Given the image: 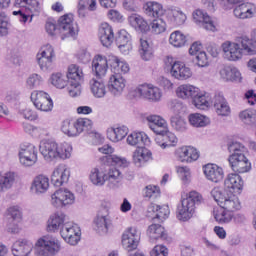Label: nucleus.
I'll use <instances>...</instances> for the list:
<instances>
[{
    "label": "nucleus",
    "instance_id": "f257e3e1",
    "mask_svg": "<svg viewBox=\"0 0 256 256\" xmlns=\"http://www.w3.org/2000/svg\"><path fill=\"white\" fill-rule=\"evenodd\" d=\"M224 187H215L211 190L210 195L214 198V201L230 213L239 211L241 209V202L239 197L233 193H241L243 191V178L237 173L228 174L224 181ZM227 189H230L229 191Z\"/></svg>",
    "mask_w": 256,
    "mask_h": 256
},
{
    "label": "nucleus",
    "instance_id": "f03ea898",
    "mask_svg": "<svg viewBox=\"0 0 256 256\" xmlns=\"http://www.w3.org/2000/svg\"><path fill=\"white\" fill-rule=\"evenodd\" d=\"M228 152L230 153L228 161L235 173H249L251 171V162L245 156L247 148L243 144L238 141L229 142Z\"/></svg>",
    "mask_w": 256,
    "mask_h": 256
},
{
    "label": "nucleus",
    "instance_id": "7ed1b4c3",
    "mask_svg": "<svg viewBox=\"0 0 256 256\" xmlns=\"http://www.w3.org/2000/svg\"><path fill=\"white\" fill-rule=\"evenodd\" d=\"M39 151L45 161H53V159H69L73 148L68 143L59 146L53 140H42L40 142Z\"/></svg>",
    "mask_w": 256,
    "mask_h": 256
},
{
    "label": "nucleus",
    "instance_id": "20e7f679",
    "mask_svg": "<svg viewBox=\"0 0 256 256\" xmlns=\"http://www.w3.org/2000/svg\"><path fill=\"white\" fill-rule=\"evenodd\" d=\"M203 197L197 191H191L187 198L181 200V204L177 206V219L179 221H189L195 213V206L201 205Z\"/></svg>",
    "mask_w": 256,
    "mask_h": 256
},
{
    "label": "nucleus",
    "instance_id": "39448f33",
    "mask_svg": "<svg viewBox=\"0 0 256 256\" xmlns=\"http://www.w3.org/2000/svg\"><path fill=\"white\" fill-rule=\"evenodd\" d=\"M35 256H56L61 251V242L53 235H44L35 243Z\"/></svg>",
    "mask_w": 256,
    "mask_h": 256
},
{
    "label": "nucleus",
    "instance_id": "423d86ee",
    "mask_svg": "<svg viewBox=\"0 0 256 256\" xmlns=\"http://www.w3.org/2000/svg\"><path fill=\"white\" fill-rule=\"evenodd\" d=\"M15 9L12 12V15L18 18L20 23H26L33 21V13L39 11V1L37 0H15L14 1Z\"/></svg>",
    "mask_w": 256,
    "mask_h": 256
},
{
    "label": "nucleus",
    "instance_id": "0eeeda50",
    "mask_svg": "<svg viewBox=\"0 0 256 256\" xmlns=\"http://www.w3.org/2000/svg\"><path fill=\"white\" fill-rule=\"evenodd\" d=\"M141 234L137 228L130 227L122 235V246L128 251V256H145L143 253L137 251Z\"/></svg>",
    "mask_w": 256,
    "mask_h": 256
},
{
    "label": "nucleus",
    "instance_id": "6e6552de",
    "mask_svg": "<svg viewBox=\"0 0 256 256\" xmlns=\"http://www.w3.org/2000/svg\"><path fill=\"white\" fill-rule=\"evenodd\" d=\"M66 78L70 83V87H68L70 97H79L81 95V83L83 82V69L76 64H71L68 67Z\"/></svg>",
    "mask_w": 256,
    "mask_h": 256
},
{
    "label": "nucleus",
    "instance_id": "1a4fd4ad",
    "mask_svg": "<svg viewBox=\"0 0 256 256\" xmlns=\"http://www.w3.org/2000/svg\"><path fill=\"white\" fill-rule=\"evenodd\" d=\"M55 49L51 44L42 47L41 53L37 55L38 65L41 71H53L55 69Z\"/></svg>",
    "mask_w": 256,
    "mask_h": 256
},
{
    "label": "nucleus",
    "instance_id": "9d476101",
    "mask_svg": "<svg viewBox=\"0 0 256 256\" xmlns=\"http://www.w3.org/2000/svg\"><path fill=\"white\" fill-rule=\"evenodd\" d=\"M58 29L64 37H77L79 27L73 22V14H65L58 20Z\"/></svg>",
    "mask_w": 256,
    "mask_h": 256
},
{
    "label": "nucleus",
    "instance_id": "9b49d317",
    "mask_svg": "<svg viewBox=\"0 0 256 256\" xmlns=\"http://www.w3.org/2000/svg\"><path fill=\"white\" fill-rule=\"evenodd\" d=\"M60 235L69 245H77L81 241V230L71 222H65L60 230Z\"/></svg>",
    "mask_w": 256,
    "mask_h": 256
},
{
    "label": "nucleus",
    "instance_id": "f8f14e48",
    "mask_svg": "<svg viewBox=\"0 0 256 256\" xmlns=\"http://www.w3.org/2000/svg\"><path fill=\"white\" fill-rule=\"evenodd\" d=\"M135 92L138 95H140V97H143L148 101H152L153 103H157V101H161V97L163 96L161 89H159V87L154 86L152 84L140 85L135 89Z\"/></svg>",
    "mask_w": 256,
    "mask_h": 256
},
{
    "label": "nucleus",
    "instance_id": "ddd939ff",
    "mask_svg": "<svg viewBox=\"0 0 256 256\" xmlns=\"http://www.w3.org/2000/svg\"><path fill=\"white\" fill-rule=\"evenodd\" d=\"M31 101L39 111L48 112L53 109V100L48 93L36 91L31 94Z\"/></svg>",
    "mask_w": 256,
    "mask_h": 256
},
{
    "label": "nucleus",
    "instance_id": "4468645a",
    "mask_svg": "<svg viewBox=\"0 0 256 256\" xmlns=\"http://www.w3.org/2000/svg\"><path fill=\"white\" fill-rule=\"evenodd\" d=\"M95 230L99 235H107L109 227H111V216L109 210L102 208L94 219Z\"/></svg>",
    "mask_w": 256,
    "mask_h": 256
},
{
    "label": "nucleus",
    "instance_id": "2eb2a0df",
    "mask_svg": "<svg viewBox=\"0 0 256 256\" xmlns=\"http://www.w3.org/2000/svg\"><path fill=\"white\" fill-rule=\"evenodd\" d=\"M52 205L54 207H65L75 203V194L68 189H59L52 194Z\"/></svg>",
    "mask_w": 256,
    "mask_h": 256
},
{
    "label": "nucleus",
    "instance_id": "dca6fc26",
    "mask_svg": "<svg viewBox=\"0 0 256 256\" xmlns=\"http://www.w3.org/2000/svg\"><path fill=\"white\" fill-rule=\"evenodd\" d=\"M71 177V170L67 165L60 164L54 169L51 177V183L54 187H61L64 183H69Z\"/></svg>",
    "mask_w": 256,
    "mask_h": 256
},
{
    "label": "nucleus",
    "instance_id": "f3484780",
    "mask_svg": "<svg viewBox=\"0 0 256 256\" xmlns=\"http://www.w3.org/2000/svg\"><path fill=\"white\" fill-rule=\"evenodd\" d=\"M212 105L220 117H229L231 115V106L223 94L217 93L212 98Z\"/></svg>",
    "mask_w": 256,
    "mask_h": 256
},
{
    "label": "nucleus",
    "instance_id": "a211bd4d",
    "mask_svg": "<svg viewBox=\"0 0 256 256\" xmlns=\"http://www.w3.org/2000/svg\"><path fill=\"white\" fill-rule=\"evenodd\" d=\"M237 19H253L256 14V5L251 2H245L236 6L233 10Z\"/></svg>",
    "mask_w": 256,
    "mask_h": 256
},
{
    "label": "nucleus",
    "instance_id": "6ab92c4d",
    "mask_svg": "<svg viewBox=\"0 0 256 256\" xmlns=\"http://www.w3.org/2000/svg\"><path fill=\"white\" fill-rule=\"evenodd\" d=\"M116 45L123 55H129V51L133 49L131 44V34L127 30L122 29L118 31L116 36Z\"/></svg>",
    "mask_w": 256,
    "mask_h": 256
},
{
    "label": "nucleus",
    "instance_id": "aec40b11",
    "mask_svg": "<svg viewBox=\"0 0 256 256\" xmlns=\"http://www.w3.org/2000/svg\"><path fill=\"white\" fill-rule=\"evenodd\" d=\"M176 157L182 163H192L199 159V151L191 146H183L176 150Z\"/></svg>",
    "mask_w": 256,
    "mask_h": 256
},
{
    "label": "nucleus",
    "instance_id": "412c9836",
    "mask_svg": "<svg viewBox=\"0 0 256 256\" xmlns=\"http://www.w3.org/2000/svg\"><path fill=\"white\" fill-rule=\"evenodd\" d=\"M34 247L31 240L19 239L12 245V254L14 256H29Z\"/></svg>",
    "mask_w": 256,
    "mask_h": 256
},
{
    "label": "nucleus",
    "instance_id": "4be33fe9",
    "mask_svg": "<svg viewBox=\"0 0 256 256\" xmlns=\"http://www.w3.org/2000/svg\"><path fill=\"white\" fill-rule=\"evenodd\" d=\"M125 89V78L121 74L115 72L108 81V90L114 96L121 95Z\"/></svg>",
    "mask_w": 256,
    "mask_h": 256
},
{
    "label": "nucleus",
    "instance_id": "5701e85b",
    "mask_svg": "<svg viewBox=\"0 0 256 256\" xmlns=\"http://www.w3.org/2000/svg\"><path fill=\"white\" fill-rule=\"evenodd\" d=\"M170 74L174 79L185 81L192 75L191 68L187 67L183 62H174L171 66Z\"/></svg>",
    "mask_w": 256,
    "mask_h": 256
},
{
    "label": "nucleus",
    "instance_id": "b1692460",
    "mask_svg": "<svg viewBox=\"0 0 256 256\" xmlns=\"http://www.w3.org/2000/svg\"><path fill=\"white\" fill-rule=\"evenodd\" d=\"M99 39L103 47H111L113 41H115V34L113 27L109 23H102L99 28Z\"/></svg>",
    "mask_w": 256,
    "mask_h": 256
},
{
    "label": "nucleus",
    "instance_id": "393cba45",
    "mask_svg": "<svg viewBox=\"0 0 256 256\" xmlns=\"http://www.w3.org/2000/svg\"><path fill=\"white\" fill-rule=\"evenodd\" d=\"M147 121L151 131H153L156 136L160 135V133H167V129H169L167 121H165V119H163L161 116H148Z\"/></svg>",
    "mask_w": 256,
    "mask_h": 256
},
{
    "label": "nucleus",
    "instance_id": "a878e982",
    "mask_svg": "<svg viewBox=\"0 0 256 256\" xmlns=\"http://www.w3.org/2000/svg\"><path fill=\"white\" fill-rule=\"evenodd\" d=\"M204 175L208 181L219 183L223 181V168L219 167L217 164H207L204 167Z\"/></svg>",
    "mask_w": 256,
    "mask_h": 256
},
{
    "label": "nucleus",
    "instance_id": "bb28decb",
    "mask_svg": "<svg viewBox=\"0 0 256 256\" xmlns=\"http://www.w3.org/2000/svg\"><path fill=\"white\" fill-rule=\"evenodd\" d=\"M155 142L157 145L162 147V149H167V147L177 146L178 139L172 132H169V128L164 133H160L155 137Z\"/></svg>",
    "mask_w": 256,
    "mask_h": 256
},
{
    "label": "nucleus",
    "instance_id": "cd10ccee",
    "mask_svg": "<svg viewBox=\"0 0 256 256\" xmlns=\"http://www.w3.org/2000/svg\"><path fill=\"white\" fill-rule=\"evenodd\" d=\"M107 60L101 55H97L92 61V71L97 79H103L107 75Z\"/></svg>",
    "mask_w": 256,
    "mask_h": 256
},
{
    "label": "nucleus",
    "instance_id": "c85d7f7f",
    "mask_svg": "<svg viewBox=\"0 0 256 256\" xmlns=\"http://www.w3.org/2000/svg\"><path fill=\"white\" fill-rule=\"evenodd\" d=\"M65 214L63 213H55L50 216L47 221L46 231L48 233H57L59 229L65 225Z\"/></svg>",
    "mask_w": 256,
    "mask_h": 256
},
{
    "label": "nucleus",
    "instance_id": "c756f323",
    "mask_svg": "<svg viewBox=\"0 0 256 256\" xmlns=\"http://www.w3.org/2000/svg\"><path fill=\"white\" fill-rule=\"evenodd\" d=\"M193 19L195 23H200L206 31H215V24H213V20H211V17L207 15V13L203 12V10L194 11Z\"/></svg>",
    "mask_w": 256,
    "mask_h": 256
},
{
    "label": "nucleus",
    "instance_id": "7c9ffc66",
    "mask_svg": "<svg viewBox=\"0 0 256 256\" xmlns=\"http://www.w3.org/2000/svg\"><path fill=\"white\" fill-rule=\"evenodd\" d=\"M192 103L196 109L205 111V109H209V107L213 106V98H211L209 93L203 94L198 90V94L192 98Z\"/></svg>",
    "mask_w": 256,
    "mask_h": 256
},
{
    "label": "nucleus",
    "instance_id": "2f4dec72",
    "mask_svg": "<svg viewBox=\"0 0 256 256\" xmlns=\"http://www.w3.org/2000/svg\"><path fill=\"white\" fill-rule=\"evenodd\" d=\"M48 189H49V177L43 174H40L34 178L31 185V191L39 195L41 193H46Z\"/></svg>",
    "mask_w": 256,
    "mask_h": 256
},
{
    "label": "nucleus",
    "instance_id": "473e14b6",
    "mask_svg": "<svg viewBox=\"0 0 256 256\" xmlns=\"http://www.w3.org/2000/svg\"><path fill=\"white\" fill-rule=\"evenodd\" d=\"M198 91L199 88L191 84H183L176 89V95L179 99H193L197 97Z\"/></svg>",
    "mask_w": 256,
    "mask_h": 256
},
{
    "label": "nucleus",
    "instance_id": "72a5a7b5",
    "mask_svg": "<svg viewBox=\"0 0 256 256\" xmlns=\"http://www.w3.org/2000/svg\"><path fill=\"white\" fill-rule=\"evenodd\" d=\"M121 179H123L121 170H119L117 167H110L108 173H106L108 187L110 189H117V187H119V183H121Z\"/></svg>",
    "mask_w": 256,
    "mask_h": 256
},
{
    "label": "nucleus",
    "instance_id": "f704fd0d",
    "mask_svg": "<svg viewBox=\"0 0 256 256\" xmlns=\"http://www.w3.org/2000/svg\"><path fill=\"white\" fill-rule=\"evenodd\" d=\"M90 89L92 95H94V97H96L97 99H102V97H105V95H107V89L105 88V83L103 82V79L92 78L90 80Z\"/></svg>",
    "mask_w": 256,
    "mask_h": 256
},
{
    "label": "nucleus",
    "instance_id": "c9c22d12",
    "mask_svg": "<svg viewBox=\"0 0 256 256\" xmlns=\"http://www.w3.org/2000/svg\"><path fill=\"white\" fill-rule=\"evenodd\" d=\"M128 145L143 147V145H149V137L145 132H133L127 137Z\"/></svg>",
    "mask_w": 256,
    "mask_h": 256
},
{
    "label": "nucleus",
    "instance_id": "e433bc0d",
    "mask_svg": "<svg viewBox=\"0 0 256 256\" xmlns=\"http://www.w3.org/2000/svg\"><path fill=\"white\" fill-rule=\"evenodd\" d=\"M151 159V152L147 148L140 147L133 153V163L136 167H143Z\"/></svg>",
    "mask_w": 256,
    "mask_h": 256
},
{
    "label": "nucleus",
    "instance_id": "4c0bfd02",
    "mask_svg": "<svg viewBox=\"0 0 256 256\" xmlns=\"http://www.w3.org/2000/svg\"><path fill=\"white\" fill-rule=\"evenodd\" d=\"M128 21L131 27L136 31H140V33H147L149 31V24L139 14H132L129 16Z\"/></svg>",
    "mask_w": 256,
    "mask_h": 256
},
{
    "label": "nucleus",
    "instance_id": "58836bf2",
    "mask_svg": "<svg viewBox=\"0 0 256 256\" xmlns=\"http://www.w3.org/2000/svg\"><path fill=\"white\" fill-rule=\"evenodd\" d=\"M147 235L150 237V241H157V239H162L165 241L167 239V232L165 228L160 224H152L148 227Z\"/></svg>",
    "mask_w": 256,
    "mask_h": 256
},
{
    "label": "nucleus",
    "instance_id": "ea45409f",
    "mask_svg": "<svg viewBox=\"0 0 256 256\" xmlns=\"http://www.w3.org/2000/svg\"><path fill=\"white\" fill-rule=\"evenodd\" d=\"M220 77L224 81H240L241 72L236 67L225 66L220 70Z\"/></svg>",
    "mask_w": 256,
    "mask_h": 256
},
{
    "label": "nucleus",
    "instance_id": "a19ab883",
    "mask_svg": "<svg viewBox=\"0 0 256 256\" xmlns=\"http://www.w3.org/2000/svg\"><path fill=\"white\" fill-rule=\"evenodd\" d=\"M89 179L93 185L103 187V185H105V181H107V173H105L103 169L92 168Z\"/></svg>",
    "mask_w": 256,
    "mask_h": 256
},
{
    "label": "nucleus",
    "instance_id": "79ce46f5",
    "mask_svg": "<svg viewBox=\"0 0 256 256\" xmlns=\"http://www.w3.org/2000/svg\"><path fill=\"white\" fill-rule=\"evenodd\" d=\"M15 172L0 173V193L13 187L15 183Z\"/></svg>",
    "mask_w": 256,
    "mask_h": 256
},
{
    "label": "nucleus",
    "instance_id": "37998d69",
    "mask_svg": "<svg viewBox=\"0 0 256 256\" xmlns=\"http://www.w3.org/2000/svg\"><path fill=\"white\" fill-rule=\"evenodd\" d=\"M145 13L149 15V17L160 18L163 17L165 10L163 9V5L159 2H148L145 5Z\"/></svg>",
    "mask_w": 256,
    "mask_h": 256
},
{
    "label": "nucleus",
    "instance_id": "c03bdc74",
    "mask_svg": "<svg viewBox=\"0 0 256 256\" xmlns=\"http://www.w3.org/2000/svg\"><path fill=\"white\" fill-rule=\"evenodd\" d=\"M139 54L143 61H151L153 59V46L147 40L140 39Z\"/></svg>",
    "mask_w": 256,
    "mask_h": 256
},
{
    "label": "nucleus",
    "instance_id": "a18cd8bd",
    "mask_svg": "<svg viewBox=\"0 0 256 256\" xmlns=\"http://www.w3.org/2000/svg\"><path fill=\"white\" fill-rule=\"evenodd\" d=\"M189 123L192 127H207L211 120L205 115L195 113L189 115Z\"/></svg>",
    "mask_w": 256,
    "mask_h": 256
},
{
    "label": "nucleus",
    "instance_id": "49530a36",
    "mask_svg": "<svg viewBox=\"0 0 256 256\" xmlns=\"http://www.w3.org/2000/svg\"><path fill=\"white\" fill-rule=\"evenodd\" d=\"M214 219L220 225H225V223H231L233 220V213L223 208L220 210H214Z\"/></svg>",
    "mask_w": 256,
    "mask_h": 256
},
{
    "label": "nucleus",
    "instance_id": "de8ad7c7",
    "mask_svg": "<svg viewBox=\"0 0 256 256\" xmlns=\"http://www.w3.org/2000/svg\"><path fill=\"white\" fill-rule=\"evenodd\" d=\"M169 43L170 45H173V47H185V43H187V36L179 30L174 31L170 34Z\"/></svg>",
    "mask_w": 256,
    "mask_h": 256
},
{
    "label": "nucleus",
    "instance_id": "09e8293b",
    "mask_svg": "<svg viewBox=\"0 0 256 256\" xmlns=\"http://www.w3.org/2000/svg\"><path fill=\"white\" fill-rule=\"evenodd\" d=\"M239 119L245 125H255L256 111L251 109L243 110L239 113Z\"/></svg>",
    "mask_w": 256,
    "mask_h": 256
},
{
    "label": "nucleus",
    "instance_id": "8fccbe9b",
    "mask_svg": "<svg viewBox=\"0 0 256 256\" xmlns=\"http://www.w3.org/2000/svg\"><path fill=\"white\" fill-rule=\"evenodd\" d=\"M152 29V33L155 35H161V33H165L167 31V22L163 18L154 19L149 26V29Z\"/></svg>",
    "mask_w": 256,
    "mask_h": 256
},
{
    "label": "nucleus",
    "instance_id": "3c124183",
    "mask_svg": "<svg viewBox=\"0 0 256 256\" xmlns=\"http://www.w3.org/2000/svg\"><path fill=\"white\" fill-rule=\"evenodd\" d=\"M67 76L62 73H54L51 76V84L56 87V89H65L67 87Z\"/></svg>",
    "mask_w": 256,
    "mask_h": 256
},
{
    "label": "nucleus",
    "instance_id": "603ef678",
    "mask_svg": "<svg viewBox=\"0 0 256 256\" xmlns=\"http://www.w3.org/2000/svg\"><path fill=\"white\" fill-rule=\"evenodd\" d=\"M149 211L156 213V219H167L169 217V207L152 204Z\"/></svg>",
    "mask_w": 256,
    "mask_h": 256
},
{
    "label": "nucleus",
    "instance_id": "864d4df0",
    "mask_svg": "<svg viewBox=\"0 0 256 256\" xmlns=\"http://www.w3.org/2000/svg\"><path fill=\"white\" fill-rule=\"evenodd\" d=\"M62 132L65 133V135H68V137H77V127L75 125V121H69L66 120L62 124Z\"/></svg>",
    "mask_w": 256,
    "mask_h": 256
},
{
    "label": "nucleus",
    "instance_id": "5fc2aeb1",
    "mask_svg": "<svg viewBox=\"0 0 256 256\" xmlns=\"http://www.w3.org/2000/svg\"><path fill=\"white\" fill-rule=\"evenodd\" d=\"M159 195H161V190L157 186L148 185L143 189V197L145 199H157Z\"/></svg>",
    "mask_w": 256,
    "mask_h": 256
},
{
    "label": "nucleus",
    "instance_id": "6e6d98bb",
    "mask_svg": "<svg viewBox=\"0 0 256 256\" xmlns=\"http://www.w3.org/2000/svg\"><path fill=\"white\" fill-rule=\"evenodd\" d=\"M74 123L76 125V131L78 135H80V133H83V131H89L92 125L91 120L87 118H79L76 121H74Z\"/></svg>",
    "mask_w": 256,
    "mask_h": 256
},
{
    "label": "nucleus",
    "instance_id": "4d7b16f0",
    "mask_svg": "<svg viewBox=\"0 0 256 256\" xmlns=\"http://www.w3.org/2000/svg\"><path fill=\"white\" fill-rule=\"evenodd\" d=\"M37 156V148L33 144H27L20 148L19 157Z\"/></svg>",
    "mask_w": 256,
    "mask_h": 256
},
{
    "label": "nucleus",
    "instance_id": "13d9d810",
    "mask_svg": "<svg viewBox=\"0 0 256 256\" xmlns=\"http://www.w3.org/2000/svg\"><path fill=\"white\" fill-rule=\"evenodd\" d=\"M27 85L30 89L41 87V85H43V77L39 74H32L27 79Z\"/></svg>",
    "mask_w": 256,
    "mask_h": 256
},
{
    "label": "nucleus",
    "instance_id": "bf43d9fd",
    "mask_svg": "<svg viewBox=\"0 0 256 256\" xmlns=\"http://www.w3.org/2000/svg\"><path fill=\"white\" fill-rule=\"evenodd\" d=\"M194 61L198 67H208L209 66V57L207 56V52L202 51L199 52L196 56Z\"/></svg>",
    "mask_w": 256,
    "mask_h": 256
},
{
    "label": "nucleus",
    "instance_id": "052dcab7",
    "mask_svg": "<svg viewBox=\"0 0 256 256\" xmlns=\"http://www.w3.org/2000/svg\"><path fill=\"white\" fill-rule=\"evenodd\" d=\"M45 30H46V33L50 35V37H55L57 35V23L55 22L54 19L49 18L46 21Z\"/></svg>",
    "mask_w": 256,
    "mask_h": 256
},
{
    "label": "nucleus",
    "instance_id": "680f3d73",
    "mask_svg": "<svg viewBox=\"0 0 256 256\" xmlns=\"http://www.w3.org/2000/svg\"><path fill=\"white\" fill-rule=\"evenodd\" d=\"M9 22L7 21V15L5 12L0 11V37H5L7 35V26Z\"/></svg>",
    "mask_w": 256,
    "mask_h": 256
},
{
    "label": "nucleus",
    "instance_id": "e2e57ef3",
    "mask_svg": "<svg viewBox=\"0 0 256 256\" xmlns=\"http://www.w3.org/2000/svg\"><path fill=\"white\" fill-rule=\"evenodd\" d=\"M171 125L176 131L183 132L187 129V123L181 118H172Z\"/></svg>",
    "mask_w": 256,
    "mask_h": 256
},
{
    "label": "nucleus",
    "instance_id": "0e129e2a",
    "mask_svg": "<svg viewBox=\"0 0 256 256\" xmlns=\"http://www.w3.org/2000/svg\"><path fill=\"white\" fill-rule=\"evenodd\" d=\"M8 217H10V219H12V221L19 223V221H21V210H19V207L12 206V207L8 208Z\"/></svg>",
    "mask_w": 256,
    "mask_h": 256
},
{
    "label": "nucleus",
    "instance_id": "69168bd1",
    "mask_svg": "<svg viewBox=\"0 0 256 256\" xmlns=\"http://www.w3.org/2000/svg\"><path fill=\"white\" fill-rule=\"evenodd\" d=\"M105 60L106 66L108 68L111 67V69H114V71H119V63H121V61H119V58H117V56L109 55L107 58H105Z\"/></svg>",
    "mask_w": 256,
    "mask_h": 256
},
{
    "label": "nucleus",
    "instance_id": "338daca9",
    "mask_svg": "<svg viewBox=\"0 0 256 256\" xmlns=\"http://www.w3.org/2000/svg\"><path fill=\"white\" fill-rule=\"evenodd\" d=\"M19 160L24 167H33L37 163V156H19Z\"/></svg>",
    "mask_w": 256,
    "mask_h": 256
},
{
    "label": "nucleus",
    "instance_id": "774afa93",
    "mask_svg": "<svg viewBox=\"0 0 256 256\" xmlns=\"http://www.w3.org/2000/svg\"><path fill=\"white\" fill-rule=\"evenodd\" d=\"M151 256H168L169 250L167 247L163 245H157L153 248V250L150 252Z\"/></svg>",
    "mask_w": 256,
    "mask_h": 256
}]
</instances>
